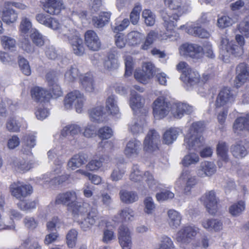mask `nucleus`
I'll list each match as a JSON object with an SVG mask.
<instances>
[{"mask_svg": "<svg viewBox=\"0 0 249 249\" xmlns=\"http://www.w3.org/2000/svg\"><path fill=\"white\" fill-rule=\"evenodd\" d=\"M71 21L68 20L65 24L60 27L58 21L50 17L48 21V27L54 30H58L61 37L68 41L71 45L73 52L77 55L81 56L85 52L83 41L79 34L74 29L71 25Z\"/></svg>", "mask_w": 249, "mask_h": 249, "instance_id": "nucleus-1", "label": "nucleus"}, {"mask_svg": "<svg viewBox=\"0 0 249 249\" xmlns=\"http://www.w3.org/2000/svg\"><path fill=\"white\" fill-rule=\"evenodd\" d=\"M153 113L156 119H161L166 116L171 110L174 116L180 119L184 114H190L194 111L192 106L183 103H176L173 105L164 96L158 97L153 103Z\"/></svg>", "mask_w": 249, "mask_h": 249, "instance_id": "nucleus-2", "label": "nucleus"}, {"mask_svg": "<svg viewBox=\"0 0 249 249\" xmlns=\"http://www.w3.org/2000/svg\"><path fill=\"white\" fill-rule=\"evenodd\" d=\"M164 3L172 11V13L166 10H163L161 12V17L167 31L171 32L179 17L187 11V6L181 0H164Z\"/></svg>", "mask_w": 249, "mask_h": 249, "instance_id": "nucleus-3", "label": "nucleus"}, {"mask_svg": "<svg viewBox=\"0 0 249 249\" xmlns=\"http://www.w3.org/2000/svg\"><path fill=\"white\" fill-rule=\"evenodd\" d=\"M235 42L229 41L226 36L221 38L220 51L221 53L226 56L231 55L235 57L242 56L244 53V46L245 40L242 35L237 34L235 36Z\"/></svg>", "mask_w": 249, "mask_h": 249, "instance_id": "nucleus-4", "label": "nucleus"}, {"mask_svg": "<svg viewBox=\"0 0 249 249\" xmlns=\"http://www.w3.org/2000/svg\"><path fill=\"white\" fill-rule=\"evenodd\" d=\"M203 124L200 122L193 123L189 132L186 134L184 139V145L189 150L198 151L203 144V138L199 132L203 130Z\"/></svg>", "mask_w": 249, "mask_h": 249, "instance_id": "nucleus-5", "label": "nucleus"}, {"mask_svg": "<svg viewBox=\"0 0 249 249\" xmlns=\"http://www.w3.org/2000/svg\"><path fill=\"white\" fill-rule=\"evenodd\" d=\"M84 101L83 94L79 90H74L66 96L64 99V107L66 109H70L74 106L76 111L81 113L83 110Z\"/></svg>", "mask_w": 249, "mask_h": 249, "instance_id": "nucleus-6", "label": "nucleus"}, {"mask_svg": "<svg viewBox=\"0 0 249 249\" xmlns=\"http://www.w3.org/2000/svg\"><path fill=\"white\" fill-rule=\"evenodd\" d=\"M32 191V187L30 185L19 181L13 182L10 186L11 195L20 201L30 196Z\"/></svg>", "mask_w": 249, "mask_h": 249, "instance_id": "nucleus-7", "label": "nucleus"}, {"mask_svg": "<svg viewBox=\"0 0 249 249\" xmlns=\"http://www.w3.org/2000/svg\"><path fill=\"white\" fill-rule=\"evenodd\" d=\"M180 55L198 59L202 57V47L196 44L185 43L178 48Z\"/></svg>", "mask_w": 249, "mask_h": 249, "instance_id": "nucleus-8", "label": "nucleus"}, {"mask_svg": "<svg viewBox=\"0 0 249 249\" xmlns=\"http://www.w3.org/2000/svg\"><path fill=\"white\" fill-rule=\"evenodd\" d=\"M63 163L62 161H60V163L58 165V167L55 169L53 173H47L44 175L42 179L44 180L45 184H48L49 186L59 185L67 181L69 178L70 175L68 174H64L58 177H55V175L61 173L62 165Z\"/></svg>", "mask_w": 249, "mask_h": 249, "instance_id": "nucleus-9", "label": "nucleus"}, {"mask_svg": "<svg viewBox=\"0 0 249 249\" xmlns=\"http://www.w3.org/2000/svg\"><path fill=\"white\" fill-rule=\"evenodd\" d=\"M160 136L154 129L149 131L143 142V149L147 153H152L159 149Z\"/></svg>", "mask_w": 249, "mask_h": 249, "instance_id": "nucleus-10", "label": "nucleus"}, {"mask_svg": "<svg viewBox=\"0 0 249 249\" xmlns=\"http://www.w3.org/2000/svg\"><path fill=\"white\" fill-rule=\"evenodd\" d=\"M235 100V96L233 92L227 88L223 89L218 94L214 106L216 108L229 107L232 104Z\"/></svg>", "mask_w": 249, "mask_h": 249, "instance_id": "nucleus-11", "label": "nucleus"}, {"mask_svg": "<svg viewBox=\"0 0 249 249\" xmlns=\"http://www.w3.org/2000/svg\"><path fill=\"white\" fill-rule=\"evenodd\" d=\"M200 200L209 214H215L218 209V201L214 192L211 191L206 192L201 196Z\"/></svg>", "mask_w": 249, "mask_h": 249, "instance_id": "nucleus-12", "label": "nucleus"}, {"mask_svg": "<svg viewBox=\"0 0 249 249\" xmlns=\"http://www.w3.org/2000/svg\"><path fill=\"white\" fill-rule=\"evenodd\" d=\"M132 232L129 228L122 225L118 229V236L122 249H131L132 246Z\"/></svg>", "mask_w": 249, "mask_h": 249, "instance_id": "nucleus-13", "label": "nucleus"}, {"mask_svg": "<svg viewBox=\"0 0 249 249\" xmlns=\"http://www.w3.org/2000/svg\"><path fill=\"white\" fill-rule=\"evenodd\" d=\"M181 181H185V186L184 188L183 192L188 195L191 194L192 189L197 183V180L196 176H192L191 172L189 170H183L179 178L176 182L177 184H181Z\"/></svg>", "mask_w": 249, "mask_h": 249, "instance_id": "nucleus-14", "label": "nucleus"}, {"mask_svg": "<svg viewBox=\"0 0 249 249\" xmlns=\"http://www.w3.org/2000/svg\"><path fill=\"white\" fill-rule=\"evenodd\" d=\"M201 226L209 232H219L223 228L221 219L215 218H205L201 221Z\"/></svg>", "mask_w": 249, "mask_h": 249, "instance_id": "nucleus-15", "label": "nucleus"}, {"mask_svg": "<svg viewBox=\"0 0 249 249\" xmlns=\"http://www.w3.org/2000/svg\"><path fill=\"white\" fill-rule=\"evenodd\" d=\"M77 195L74 191H69L59 194L56 197L55 202L57 204H63L68 206V210L76 202Z\"/></svg>", "mask_w": 249, "mask_h": 249, "instance_id": "nucleus-16", "label": "nucleus"}, {"mask_svg": "<svg viewBox=\"0 0 249 249\" xmlns=\"http://www.w3.org/2000/svg\"><path fill=\"white\" fill-rule=\"evenodd\" d=\"M216 171V166L213 162L204 161L201 162L196 173L198 177L205 178L211 177L215 173Z\"/></svg>", "mask_w": 249, "mask_h": 249, "instance_id": "nucleus-17", "label": "nucleus"}, {"mask_svg": "<svg viewBox=\"0 0 249 249\" xmlns=\"http://www.w3.org/2000/svg\"><path fill=\"white\" fill-rule=\"evenodd\" d=\"M0 17L4 23L10 25L17 20L18 16L15 10L5 4L0 6Z\"/></svg>", "mask_w": 249, "mask_h": 249, "instance_id": "nucleus-18", "label": "nucleus"}, {"mask_svg": "<svg viewBox=\"0 0 249 249\" xmlns=\"http://www.w3.org/2000/svg\"><path fill=\"white\" fill-rule=\"evenodd\" d=\"M199 229L196 227L187 226L180 229L176 236L178 242L185 243L192 237L195 236Z\"/></svg>", "mask_w": 249, "mask_h": 249, "instance_id": "nucleus-19", "label": "nucleus"}, {"mask_svg": "<svg viewBox=\"0 0 249 249\" xmlns=\"http://www.w3.org/2000/svg\"><path fill=\"white\" fill-rule=\"evenodd\" d=\"M85 41L88 48L97 51L101 47V41L97 34L92 30H89L85 34Z\"/></svg>", "mask_w": 249, "mask_h": 249, "instance_id": "nucleus-20", "label": "nucleus"}, {"mask_svg": "<svg viewBox=\"0 0 249 249\" xmlns=\"http://www.w3.org/2000/svg\"><path fill=\"white\" fill-rule=\"evenodd\" d=\"M79 80L82 89L87 92L93 93L96 89V84L92 74L87 73L81 74Z\"/></svg>", "mask_w": 249, "mask_h": 249, "instance_id": "nucleus-21", "label": "nucleus"}, {"mask_svg": "<svg viewBox=\"0 0 249 249\" xmlns=\"http://www.w3.org/2000/svg\"><path fill=\"white\" fill-rule=\"evenodd\" d=\"M141 149V142L139 140L134 139L127 142L124 153L128 158H136L139 155Z\"/></svg>", "mask_w": 249, "mask_h": 249, "instance_id": "nucleus-22", "label": "nucleus"}, {"mask_svg": "<svg viewBox=\"0 0 249 249\" xmlns=\"http://www.w3.org/2000/svg\"><path fill=\"white\" fill-rule=\"evenodd\" d=\"M232 129L237 134L244 130L249 131V113L237 118L233 123Z\"/></svg>", "mask_w": 249, "mask_h": 249, "instance_id": "nucleus-23", "label": "nucleus"}, {"mask_svg": "<svg viewBox=\"0 0 249 249\" xmlns=\"http://www.w3.org/2000/svg\"><path fill=\"white\" fill-rule=\"evenodd\" d=\"M249 145V143L246 141L239 142L231 145V152L235 158H242L248 154L247 147Z\"/></svg>", "mask_w": 249, "mask_h": 249, "instance_id": "nucleus-24", "label": "nucleus"}, {"mask_svg": "<svg viewBox=\"0 0 249 249\" xmlns=\"http://www.w3.org/2000/svg\"><path fill=\"white\" fill-rule=\"evenodd\" d=\"M63 7L61 0H47L44 5V10L51 15L58 14Z\"/></svg>", "mask_w": 249, "mask_h": 249, "instance_id": "nucleus-25", "label": "nucleus"}, {"mask_svg": "<svg viewBox=\"0 0 249 249\" xmlns=\"http://www.w3.org/2000/svg\"><path fill=\"white\" fill-rule=\"evenodd\" d=\"M181 80L186 84L194 86L200 80V74L196 70L191 68L184 73V76H180Z\"/></svg>", "mask_w": 249, "mask_h": 249, "instance_id": "nucleus-26", "label": "nucleus"}, {"mask_svg": "<svg viewBox=\"0 0 249 249\" xmlns=\"http://www.w3.org/2000/svg\"><path fill=\"white\" fill-rule=\"evenodd\" d=\"M89 207V205L87 204L76 201L72 206H70V208L68 210L72 213L75 218L80 217L83 218L88 212Z\"/></svg>", "mask_w": 249, "mask_h": 249, "instance_id": "nucleus-27", "label": "nucleus"}, {"mask_svg": "<svg viewBox=\"0 0 249 249\" xmlns=\"http://www.w3.org/2000/svg\"><path fill=\"white\" fill-rule=\"evenodd\" d=\"M180 29L185 30L189 34L201 38H208L210 34L205 29L200 27L193 26L192 25H182Z\"/></svg>", "mask_w": 249, "mask_h": 249, "instance_id": "nucleus-28", "label": "nucleus"}, {"mask_svg": "<svg viewBox=\"0 0 249 249\" xmlns=\"http://www.w3.org/2000/svg\"><path fill=\"white\" fill-rule=\"evenodd\" d=\"M32 98L36 101H43L49 100L51 96V93L43 88L36 87L33 88L31 91Z\"/></svg>", "mask_w": 249, "mask_h": 249, "instance_id": "nucleus-29", "label": "nucleus"}, {"mask_svg": "<svg viewBox=\"0 0 249 249\" xmlns=\"http://www.w3.org/2000/svg\"><path fill=\"white\" fill-rule=\"evenodd\" d=\"M236 79L241 83H244L249 79V66L245 63L239 64L236 67Z\"/></svg>", "mask_w": 249, "mask_h": 249, "instance_id": "nucleus-30", "label": "nucleus"}, {"mask_svg": "<svg viewBox=\"0 0 249 249\" xmlns=\"http://www.w3.org/2000/svg\"><path fill=\"white\" fill-rule=\"evenodd\" d=\"M87 160L86 155L80 153L74 155L68 161V167L74 170L84 164Z\"/></svg>", "mask_w": 249, "mask_h": 249, "instance_id": "nucleus-31", "label": "nucleus"}, {"mask_svg": "<svg viewBox=\"0 0 249 249\" xmlns=\"http://www.w3.org/2000/svg\"><path fill=\"white\" fill-rule=\"evenodd\" d=\"M130 95V106L135 112H137L138 110L143 107L144 99L134 90H131Z\"/></svg>", "mask_w": 249, "mask_h": 249, "instance_id": "nucleus-32", "label": "nucleus"}, {"mask_svg": "<svg viewBox=\"0 0 249 249\" xmlns=\"http://www.w3.org/2000/svg\"><path fill=\"white\" fill-rule=\"evenodd\" d=\"M168 224L172 229L177 228L181 224V216L177 211L170 209L167 212Z\"/></svg>", "mask_w": 249, "mask_h": 249, "instance_id": "nucleus-33", "label": "nucleus"}, {"mask_svg": "<svg viewBox=\"0 0 249 249\" xmlns=\"http://www.w3.org/2000/svg\"><path fill=\"white\" fill-rule=\"evenodd\" d=\"M22 151L23 153L28 154L31 150L36 145V137L32 135H26L22 138Z\"/></svg>", "mask_w": 249, "mask_h": 249, "instance_id": "nucleus-34", "label": "nucleus"}, {"mask_svg": "<svg viewBox=\"0 0 249 249\" xmlns=\"http://www.w3.org/2000/svg\"><path fill=\"white\" fill-rule=\"evenodd\" d=\"M145 124L144 118L135 119L129 125V129L133 134H139L143 132Z\"/></svg>", "mask_w": 249, "mask_h": 249, "instance_id": "nucleus-35", "label": "nucleus"}, {"mask_svg": "<svg viewBox=\"0 0 249 249\" xmlns=\"http://www.w3.org/2000/svg\"><path fill=\"white\" fill-rule=\"evenodd\" d=\"M120 217L119 220H115L116 222H131L134 220L135 216V212L129 207H126L118 213Z\"/></svg>", "mask_w": 249, "mask_h": 249, "instance_id": "nucleus-36", "label": "nucleus"}, {"mask_svg": "<svg viewBox=\"0 0 249 249\" xmlns=\"http://www.w3.org/2000/svg\"><path fill=\"white\" fill-rule=\"evenodd\" d=\"M111 14L108 12H101L98 17H93L92 21L95 27L102 28L108 21L110 18Z\"/></svg>", "mask_w": 249, "mask_h": 249, "instance_id": "nucleus-37", "label": "nucleus"}, {"mask_svg": "<svg viewBox=\"0 0 249 249\" xmlns=\"http://www.w3.org/2000/svg\"><path fill=\"white\" fill-rule=\"evenodd\" d=\"M179 133L178 128H170L167 129L163 136V142L167 144H170L176 140Z\"/></svg>", "mask_w": 249, "mask_h": 249, "instance_id": "nucleus-38", "label": "nucleus"}, {"mask_svg": "<svg viewBox=\"0 0 249 249\" xmlns=\"http://www.w3.org/2000/svg\"><path fill=\"white\" fill-rule=\"evenodd\" d=\"M106 107L107 111L112 115H117L119 114V109L114 95H111L107 98Z\"/></svg>", "mask_w": 249, "mask_h": 249, "instance_id": "nucleus-39", "label": "nucleus"}, {"mask_svg": "<svg viewBox=\"0 0 249 249\" xmlns=\"http://www.w3.org/2000/svg\"><path fill=\"white\" fill-rule=\"evenodd\" d=\"M125 172V167L124 164L122 163L117 164L111 173L110 179L113 181L120 180L123 178Z\"/></svg>", "mask_w": 249, "mask_h": 249, "instance_id": "nucleus-40", "label": "nucleus"}, {"mask_svg": "<svg viewBox=\"0 0 249 249\" xmlns=\"http://www.w3.org/2000/svg\"><path fill=\"white\" fill-rule=\"evenodd\" d=\"M126 37L128 44L134 46L140 44L144 35L138 31H132L127 35Z\"/></svg>", "mask_w": 249, "mask_h": 249, "instance_id": "nucleus-41", "label": "nucleus"}, {"mask_svg": "<svg viewBox=\"0 0 249 249\" xmlns=\"http://www.w3.org/2000/svg\"><path fill=\"white\" fill-rule=\"evenodd\" d=\"M238 20V16L230 17L223 16L217 19V25L220 28H225L231 26Z\"/></svg>", "mask_w": 249, "mask_h": 249, "instance_id": "nucleus-42", "label": "nucleus"}, {"mask_svg": "<svg viewBox=\"0 0 249 249\" xmlns=\"http://www.w3.org/2000/svg\"><path fill=\"white\" fill-rule=\"evenodd\" d=\"M229 148L225 142H219L217 145L216 153L218 157L227 162L229 160Z\"/></svg>", "mask_w": 249, "mask_h": 249, "instance_id": "nucleus-43", "label": "nucleus"}, {"mask_svg": "<svg viewBox=\"0 0 249 249\" xmlns=\"http://www.w3.org/2000/svg\"><path fill=\"white\" fill-rule=\"evenodd\" d=\"M81 131V127L77 124H68L65 126L61 131V135L66 137L69 135L75 136L78 134Z\"/></svg>", "mask_w": 249, "mask_h": 249, "instance_id": "nucleus-44", "label": "nucleus"}, {"mask_svg": "<svg viewBox=\"0 0 249 249\" xmlns=\"http://www.w3.org/2000/svg\"><path fill=\"white\" fill-rule=\"evenodd\" d=\"M142 178L147 183L149 188L153 191H156L159 188L158 181L154 178L153 175L149 171L144 172Z\"/></svg>", "mask_w": 249, "mask_h": 249, "instance_id": "nucleus-45", "label": "nucleus"}, {"mask_svg": "<svg viewBox=\"0 0 249 249\" xmlns=\"http://www.w3.org/2000/svg\"><path fill=\"white\" fill-rule=\"evenodd\" d=\"M17 105V103H14L12 100L7 98L1 99L0 101V114L4 116L6 113L7 107L13 110L15 109Z\"/></svg>", "mask_w": 249, "mask_h": 249, "instance_id": "nucleus-46", "label": "nucleus"}, {"mask_svg": "<svg viewBox=\"0 0 249 249\" xmlns=\"http://www.w3.org/2000/svg\"><path fill=\"white\" fill-rule=\"evenodd\" d=\"M121 200L126 203H131L138 199V197L136 193L133 192L127 191L125 190H121L120 192Z\"/></svg>", "mask_w": 249, "mask_h": 249, "instance_id": "nucleus-47", "label": "nucleus"}, {"mask_svg": "<svg viewBox=\"0 0 249 249\" xmlns=\"http://www.w3.org/2000/svg\"><path fill=\"white\" fill-rule=\"evenodd\" d=\"M79 70L75 66H72L67 69L65 75V80L68 82H74L78 77H79Z\"/></svg>", "mask_w": 249, "mask_h": 249, "instance_id": "nucleus-48", "label": "nucleus"}, {"mask_svg": "<svg viewBox=\"0 0 249 249\" xmlns=\"http://www.w3.org/2000/svg\"><path fill=\"white\" fill-rule=\"evenodd\" d=\"M1 43L5 50L14 51L16 48V40L8 36H3L1 37Z\"/></svg>", "mask_w": 249, "mask_h": 249, "instance_id": "nucleus-49", "label": "nucleus"}, {"mask_svg": "<svg viewBox=\"0 0 249 249\" xmlns=\"http://www.w3.org/2000/svg\"><path fill=\"white\" fill-rule=\"evenodd\" d=\"M49 78V75H48L47 79L48 84L50 87V90L52 92V93H51V97H52L56 98L61 96L63 94V92L60 87L54 80H50Z\"/></svg>", "mask_w": 249, "mask_h": 249, "instance_id": "nucleus-50", "label": "nucleus"}, {"mask_svg": "<svg viewBox=\"0 0 249 249\" xmlns=\"http://www.w3.org/2000/svg\"><path fill=\"white\" fill-rule=\"evenodd\" d=\"M103 106H98L92 108L89 111V116L92 121H101L102 120L104 112Z\"/></svg>", "mask_w": 249, "mask_h": 249, "instance_id": "nucleus-51", "label": "nucleus"}, {"mask_svg": "<svg viewBox=\"0 0 249 249\" xmlns=\"http://www.w3.org/2000/svg\"><path fill=\"white\" fill-rule=\"evenodd\" d=\"M199 160V158L197 154L190 152L184 156L182 163L183 166L188 167L192 164H196Z\"/></svg>", "mask_w": 249, "mask_h": 249, "instance_id": "nucleus-52", "label": "nucleus"}, {"mask_svg": "<svg viewBox=\"0 0 249 249\" xmlns=\"http://www.w3.org/2000/svg\"><path fill=\"white\" fill-rule=\"evenodd\" d=\"M33 42L37 46L41 47L44 44L43 36L36 29H34L30 35Z\"/></svg>", "mask_w": 249, "mask_h": 249, "instance_id": "nucleus-53", "label": "nucleus"}, {"mask_svg": "<svg viewBox=\"0 0 249 249\" xmlns=\"http://www.w3.org/2000/svg\"><path fill=\"white\" fill-rule=\"evenodd\" d=\"M88 211H88L86 214H87L86 218L89 221V223L94 225L99 219L98 210L96 208L91 207Z\"/></svg>", "mask_w": 249, "mask_h": 249, "instance_id": "nucleus-54", "label": "nucleus"}, {"mask_svg": "<svg viewBox=\"0 0 249 249\" xmlns=\"http://www.w3.org/2000/svg\"><path fill=\"white\" fill-rule=\"evenodd\" d=\"M245 203L242 201H240L237 203L231 205L229 208L230 213L233 216L239 215L245 210Z\"/></svg>", "mask_w": 249, "mask_h": 249, "instance_id": "nucleus-55", "label": "nucleus"}, {"mask_svg": "<svg viewBox=\"0 0 249 249\" xmlns=\"http://www.w3.org/2000/svg\"><path fill=\"white\" fill-rule=\"evenodd\" d=\"M32 27L30 19L25 16L21 18L19 25V31L23 34L27 33Z\"/></svg>", "mask_w": 249, "mask_h": 249, "instance_id": "nucleus-56", "label": "nucleus"}, {"mask_svg": "<svg viewBox=\"0 0 249 249\" xmlns=\"http://www.w3.org/2000/svg\"><path fill=\"white\" fill-rule=\"evenodd\" d=\"M20 249H41L38 243L30 238L24 240L20 246Z\"/></svg>", "mask_w": 249, "mask_h": 249, "instance_id": "nucleus-57", "label": "nucleus"}, {"mask_svg": "<svg viewBox=\"0 0 249 249\" xmlns=\"http://www.w3.org/2000/svg\"><path fill=\"white\" fill-rule=\"evenodd\" d=\"M77 231L75 229L70 230L67 235V243L69 247L73 248L75 246L77 240Z\"/></svg>", "mask_w": 249, "mask_h": 249, "instance_id": "nucleus-58", "label": "nucleus"}, {"mask_svg": "<svg viewBox=\"0 0 249 249\" xmlns=\"http://www.w3.org/2000/svg\"><path fill=\"white\" fill-rule=\"evenodd\" d=\"M18 61L19 68L23 73L26 75H29L31 73V70L28 61L20 56L18 57Z\"/></svg>", "mask_w": 249, "mask_h": 249, "instance_id": "nucleus-59", "label": "nucleus"}, {"mask_svg": "<svg viewBox=\"0 0 249 249\" xmlns=\"http://www.w3.org/2000/svg\"><path fill=\"white\" fill-rule=\"evenodd\" d=\"M142 16L147 26H151L155 24V16L150 10L148 9L143 10Z\"/></svg>", "mask_w": 249, "mask_h": 249, "instance_id": "nucleus-60", "label": "nucleus"}, {"mask_svg": "<svg viewBox=\"0 0 249 249\" xmlns=\"http://www.w3.org/2000/svg\"><path fill=\"white\" fill-rule=\"evenodd\" d=\"M174 244L171 239L166 235L160 237V244L159 249H174Z\"/></svg>", "mask_w": 249, "mask_h": 249, "instance_id": "nucleus-61", "label": "nucleus"}, {"mask_svg": "<svg viewBox=\"0 0 249 249\" xmlns=\"http://www.w3.org/2000/svg\"><path fill=\"white\" fill-rule=\"evenodd\" d=\"M13 165L15 169L19 172H26L31 168V165L24 160H16L14 161Z\"/></svg>", "mask_w": 249, "mask_h": 249, "instance_id": "nucleus-62", "label": "nucleus"}, {"mask_svg": "<svg viewBox=\"0 0 249 249\" xmlns=\"http://www.w3.org/2000/svg\"><path fill=\"white\" fill-rule=\"evenodd\" d=\"M61 223L60 219L57 216H54L46 223V230L48 232H54L56 227L59 228Z\"/></svg>", "mask_w": 249, "mask_h": 249, "instance_id": "nucleus-63", "label": "nucleus"}, {"mask_svg": "<svg viewBox=\"0 0 249 249\" xmlns=\"http://www.w3.org/2000/svg\"><path fill=\"white\" fill-rule=\"evenodd\" d=\"M104 160L103 157H101L99 160H92L87 164L86 168L90 171L97 170L103 166Z\"/></svg>", "mask_w": 249, "mask_h": 249, "instance_id": "nucleus-64", "label": "nucleus"}]
</instances>
